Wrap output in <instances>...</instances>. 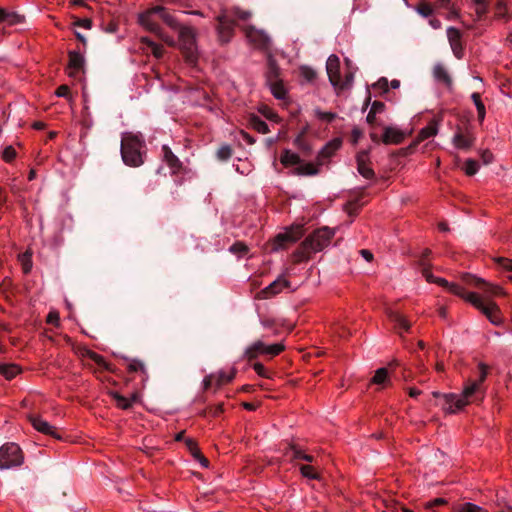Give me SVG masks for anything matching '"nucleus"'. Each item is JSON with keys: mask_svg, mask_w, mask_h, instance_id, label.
<instances>
[{"mask_svg": "<svg viewBox=\"0 0 512 512\" xmlns=\"http://www.w3.org/2000/svg\"><path fill=\"white\" fill-rule=\"evenodd\" d=\"M85 59L80 51L69 52L68 75L77 77L80 72L84 71Z\"/></svg>", "mask_w": 512, "mask_h": 512, "instance_id": "obj_12", "label": "nucleus"}, {"mask_svg": "<svg viewBox=\"0 0 512 512\" xmlns=\"http://www.w3.org/2000/svg\"><path fill=\"white\" fill-rule=\"evenodd\" d=\"M417 12L423 17H429L433 13V8L429 3L422 2L416 8Z\"/></svg>", "mask_w": 512, "mask_h": 512, "instance_id": "obj_47", "label": "nucleus"}, {"mask_svg": "<svg viewBox=\"0 0 512 512\" xmlns=\"http://www.w3.org/2000/svg\"><path fill=\"white\" fill-rule=\"evenodd\" d=\"M272 94L277 99H283L286 95L283 84L280 81H273L269 83Z\"/></svg>", "mask_w": 512, "mask_h": 512, "instance_id": "obj_37", "label": "nucleus"}, {"mask_svg": "<svg viewBox=\"0 0 512 512\" xmlns=\"http://www.w3.org/2000/svg\"><path fill=\"white\" fill-rule=\"evenodd\" d=\"M417 265L421 268V273L427 282L436 283L438 277H435L430 271L431 264L421 260L417 262Z\"/></svg>", "mask_w": 512, "mask_h": 512, "instance_id": "obj_34", "label": "nucleus"}, {"mask_svg": "<svg viewBox=\"0 0 512 512\" xmlns=\"http://www.w3.org/2000/svg\"><path fill=\"white\" fill-rule=\"evenodd\" d=\"M388 379V370L387 368H379L376 370L375 375L372 378V382L375 384H383Z\"/></svg>", "mask_w": 512, "mask_h": 512, "instance_id": "obj_41", "label": "nucleus"}, {"mask_svg": "<svg viewBox=\"0 0 512 512\" xmlns=\"http://www.w3.org/2000/svg\"><path fill=\"white\" fill-rule=\"evenodd\" d=\"M235 376V371H232L229 375H227L225 372H220L217 377V385L220 386L223 383L230 382Z\"/></svg>", "mask_w": 512, "mask_h": 512, "instance_id": "obj_52", "label": "nucleus"}, {"mask_svg": "<svg viewBox=\"0 0 512 512\" xmlns=\"http://www.w3.org/2000/svg\"><path fill=\"white\" fill-rule=\"evenodd\" d=\"M447 38L452 49L454 56L457 59H461L463 57V45L461 42V32L454 27H449L447 29Z\"/></svg>", "mask_w": 512, "mask_h": 512, "instance_id": "obj_14", "label": "nucleus"}, {"mask_svg": "<svg viewBox=\"0 0 512 512\" xmlns=\"http://www.w3.org/2000/svg\"><path fill=\"white\" fill-rule=\"evenodd\" d=\"M436 284L446 288L454 295L466 299L474 307L479 309L491 321V323L498 325L501 322L500 311L495 303L489 302L488 304H485L476 293H466L464 288L460 285L456 283H449L444 278L438 277Z\"/></svg>", "mask_w": 512, "mask_h": 512, "instance_id": "obj_4", "label": "nucleus"}, {"mask_svg": "<svg viewBox=\"0 0 512 512\" xmlns=\"http://www.w3.org/2000/svg\"><path fill=\"white\" fill-rule=\"evenodd\" d=\"M73 25L77 26V27H83V28H86V29H90L92 27V20L89 19V18L81 19V18L75 17Z\"/></svg>", "mask_w": 512, "mask_h": 512, "instance_id": "obj_51", "label": "nucleus"}, {"mask_svg": "<svg viewBox=\"0 0 512 512\" xmlns=\"http://www.w3.org/2000/svg\"><path fill=\"white\" fill-rule=\"evenodd\" d=\"M24 16L19 15L15 12H7L6 22L9 25H15L23 22Z\"/></svg>", "mask_w": 512, "mask_h": 512, "instance_id": "obj_48", "label": "nucleus"}, {"mask_svg": "<svg viewBox=\"0 0 512 512\" xmlns=\"http://www.w3.org/2000/svg\"><path fill=\"white\" fill-rule=\"evenodd\" d=\"M433 77L437 82L444 84L447 88L453 85V79L447 68L442 63H436L433 67Z\"/></svg>", "mask_w": 512, "mask_h": 512, "instance_id": "obj_17", "label": "nucleus"}, {"mask_svg": "<svg viewBox=\"0 0 512 512\" xmlns=\"http://www.w3.org/2000/svg\"><path fill=\"white\" fill-rule=\"evenodd\" d=\"M162 152L164 160L175 173L181 167L180 160L167 145H163Z\"/></svg>", "mask_w": 512, "mask_h": 512, "instance_id": "obj_24", "label": "nucleus"}, {"mask_svg": "<svg viewBox=\"0 0 512 512\" xmlns=\"http://www.w3.org/2000/svg\"><path fill=\"white\" fill-rule=\"evenodd\" d=\"M124 359L128 362L127 369L130 373L141 372L146 374L145 364L142 361L138 359H129L127 357Z\"/></svg>", "mask_w": 512, "mask_h": 512, "instance_id": "obj_33", "label": "nucleus"}, {"mask_svg": "<svg viewBox=\"0 0 512 512\" xmlns=\"http://www.w3.org/2000/svg\"><path fill=\"white\" fill-rule=\"evenodd\" d=\"M178 31L180 50L189 64H195L198 59L196 31L192 27L179 23Z\"/></svg>", "mask_w": 512, "mask_h": 512, "instance_id": "obj_6", "label": "nucleus"}, {"mask_svg": "<svg viewBox=\"0 0 512 512\" xmlns=\"http://www.w3.org/2000/svg\"><path fill=\"white\" fill-rule=\"evenodd\" d=\"M30 423L33 428L40 433L50 435L56 439H61V436L57 433L56 429L51 426L46 420L42 419L39 415L31 414L28 416Z\"/></svg>", "mask_w": 512, "mask_h": 512, "instance_id": "obj_11", "label": "nucleus"}, {"mask_svg": "<svg viewBox=\"0 0 512 512\" xmlns=\"http://www.w3.org/2000/svg\"><path fill=\"white\" fill-rule=\"evenodd\" d=\"M438 132V122L431 120L429 124L422 128L417 136V143L424 141L432 136H435Z\"/></svg>", "mask_w": 512, "mask_h": 512, "instance_id": "obj_25", "label": "nucleus"}, {"mask_svg": "<svg viewBox=\"0 0 512 512\" xmlns=\"http://www.w3.org/2000/svg\"><path fill=\"white\" fill-rule=\"evenodd\" d=\"M302 75L307 81H313L316 78V72L310 67H303Z\"/></svg>", "mask_w": 512, "mask_h": 512, "instance_id": "obj_59", "label": "nucleus"}, {"mask_svg": "<svg viewBox=\"0 0 512 512\" xmlns=\"http://www.w3.org/2000/svg\"><path fill=\"white\" fill-rule=\"evenodd\" d=\"M217 21V32L219 40L222 43L229 42L234 31V20L230 19L226 14H220L217 16Z\"/></svg>", "mask_w": 512, "mask_h": 512, "instance_id": "obj_9", "label": "nucleus"}, {"mask_svg": "<svg viewBox=\"0 0 512 512\" xmlns=\"http://www.w3.org/2000/svg\"><path fill=\"white\" fill-rule=\"evenodd\" d=\"M374 87L381 89L384 93L388 92V80L385 77H381L375 84Z\"/></svg>", "mask_w": 512, "mask_h": 512, "instance_id": "obj_61", "label": "nucleus"}, {"mask_svg": "<svg viewBox=\"0 0 512 512\" xmlns=\"http://www.w3.org/2000/svg\"><path fill=\"white\" fill-rule=\"evenodd\" d=\"M185 444L194 459L198 460L203 467L207 468L209 461L198 449L197 443L191 438H186Z\"/></svg>", "mask_w": 512, "mask_h": 512, "instance_id": "obj_23", "label": "nucleus"}, {"mask_svg": "<svg viewBox=\"0 0 512 512\" xmlns=\"http://www.w3.org/2000/svg\"><path fill=\"white\" fill-rule=\"evenodd\" d=\"M253 369L254 371L260 376V377H264V378H270V375L269 373L267 372L266 368L264 367V365L260 362H256L253 364Z\"/></svg>", "mask_w": 512, "mask_h": 512, "instance_id": "obj_55", "label": "nucleus"}, {"mask_svg": "<svg viewBox=\"0 0 512 512\" xmlns=\"http://www.w3.org/2000/svg\"><path fill=\"white\" fill-rule=\"evenodd\" d=\"M279 67L276 63V61L272 58V57H269L268 58V70H267V82L270 83V82H273V81H278V76H279Z\"/></svg>", "mask_w": 512, "mask_h": 512, "instance_id": "obj_30", "label": "nucleus"}, {"mask_svg": "<svg viewBox=\"0 0 512 512\" xmlns=\"http://www.w3.org/2000/svg\"><path fill=\"white\" fill-rule=\"evenodd\" d=\"M318 167L315 166L313 163H304V164H299L296 168H295V173L297 175H308V176H312V175H316L318 173Z\"/></svg>", "mask_w": 512, "mask_h": 512, "instance_id": "obj_32", "label": "nucleus"}, {"mask_svg": "<svg viewBox=\"0 0 512 512\" xmlns=\"http://www.w3.org/2000/svg\"><path fill=\"white\" fill-rule=\"evenodd\" d=\"M388 318L394 324V329L399 334H401L402 331H409L411 324L402 314L395 311H389Z\"/></svg>", "mask_w": 512, "mask_h": 512, "instance_id": "obj_19", "label": "nucleus"}, {"mask_svg": "<svg viewBox=\"0 0 512 512\" xmlns=\"http://www.w3.org/2000/svg\"><path fill=\"white\" fill-rule=\"evenodd\" d=\"M284 349H285V346L282 343H277V344H273V345L265 344L264 355L274 357V356L279 355L282 351H284Z\"/></svg>", "mask_w": 512, "mask_h": 512, "instance_id": "obj_38", "label": "nucleus"}, {"mask_svg": "<svg viewBox=\"0 0 512 512\" xmlns=\"http://www.w3.org/2000/svg\"><path fill=\"white\" fill-rule=\"evenodd\" d=\"M112 395L116 401L117 406L123 410L130 409L132 407L133 402H135L137 399L136 395H133L131 399H127L126 397L120 395L117 392H114Z\"/></svg>", "mask_w": 512, "mask_h": 512, "instance_id": "obj_31", "label": "nucleus"}, {"mask_svg": "<svg viewBox=\"0 0 512 512\" xmlns=\"http://www.w3.org/2000/svg\"><path fill=\"white\" fill-rule=\"evenodd\" d=\"M384 109H385V104L380 101H374L371 105V110L373 111V113H376V114L383 112Z\"/></svg>", "mask_w": 512, "mask_h": 512, "instance_id": "obj_62", "label": "nucleus"}, {"mask_svg": "<svg viewBox=\"0 0 512 512\" xmlns=\"http://www.w3.org/2000/svg\"><path fill=\"white\" fill-rule=\"evenodd\" d=\"M474 4L478 18H482L488 11L487 0H474Z\"/></svg>", "mask_w": 512, "mask_h": 512, "instance_id": "obj_43", "label": "nucleus"}, {"mask_svg": "<svg viewBox=\"0 0 512 512\" xmlns=\"http://www.w3.org/2000/svg\"><path fill=\"white\" fill-rule=\"evenodd\" d=\"M249 124L259 133L266 134L269 131L267 123L257 115L250 116Z\"/></svg>", "mask_w": 512, "mask_h": 512, "instance_id": "obj_29", "label": "nucleus"}, {"mask_svg": "<svg viewBox=\"0 0 512 512\" xmlns=\"http://www.w3.org/2000/svg\"><path fill=\"white\" fill-rule=\"evenodd\" d=\"M280 161L284 166L299 165L301 163L299 155L291 152L290 150H284L280 157Z\"/></svg>", "mask_w": 512, "mask_h": 512, "instance_id": "obj_26", "label": "nucleus"}, {"mask_svg": "<svg viewBox=\"0 0 512 512\" xmlns=\"http://www.w3.org/2000/svg\"><path fill=\"white\" fill-rule=\"evenodd\" d=\"M368 158L367 152L363 151L358 153L357 155V169L358 172L366 179H372L375 176V173L372 168H370L366 161Z\"/></svg>", "mask_w": 512, "mask_h": 512, "instance_id": "obj_21", "label": "nucleus"}, {"mask_svg": "<svg viewBox=\"0 0 512 512\" xmlns=\"http://www.w3.org/2000/svg\"><path fill=\"white\" fill-rule=\"evenodd\" d=\"M290 286V282L283 278L282 276L278 277L275 281L269 284L266 288H264L260 295L262 298H270L278 293H280L284 288H288Z\"/></svg>", "mask_w": 512, "mask_h": 512, "instance_id": "obj_15", "label": "nucleus"}, {"mask_svg": "<svg viewBox=\"0 0 512 512\" xmlns=\"http://www.w3.org/2000/svg\"><path fill=\"white\" fill-rule=\"evenodd\" d=\"M335 235V230L327 226L319 228L312 232L301 243L300 247L294 251L293 257L295 263L307 261L310 254L322 251L327 247Z\"/></svg>", "mask_w": 512, "mask_h": 512, "instance_id": "obj_3", "label": "nucleus"}, {"mask_svg": "<svg viewBox=\"0 0 512 512\" xmlns=\"http://www.w3.org/2000/svg\"><path fill=\"white\" fill-rule=\"evenodd\" d=\"M233 14L236 18H238L239 20H242V21H246L250 18L251 16V13L248 12V11H243L239 8H235L233 10Z\"/></svg>", "mask_w": 512, "mask_h": 512, "instance_id": "obj_57", "label": "nucleus"}, {"mask_svg": "<svg viewBox=\"0 0 512 512\" xmlns=\"http://www.w3.org/2000/svg\"><path fill=\"white\" fill-rule=\"evenodd\" d=\"M144 139L133 133H125L121 140V157L127 166L139 167L144 163Z\"/></svg>", "mask_w": 512, "mask_h": 512, "instance_id": "obj_5", "label": "nucleus"}, {"mask_svg": "<svg viewBox=\"0 0 512 512\" xmlns=\"http://www.w3.org/2000/svg\"><path fill=\"white\" fill-rule=\"evenodd\" d=\"M289 449L292 453V456H291L292 460H296V459L302 460V456H305V454H306L295 445H290Z\"/></svg>", "mask_w": 512, "mask_h": 512, "instance_id": "obj_58", "label": "nucleus"}, {"mask_svg": "<svg viewBox=\"0 0 512 512\" xmlns=\"http://www.w3.org/2000/svg\"><path fill=\"white\" fill-rule=\"evenodd\" d=\"M23 463V454L15 443H6L0 448V469H9Z\"/></svg>", "mask_w": 512, "mask_h": 512, "instance_id": "obj_7", "label": "nucleus"}, {"mask_svg": "<svg viewBox=\"0 0 512 512\" xmlns=\"http://www.w3.org/2000/svg\"><path fill=\"white\" fill-rule=\"evenodd\" d=\"M300 472L301 474L309 479L313 480H320L321 476L319 473L314 471V468L310 465H300Z\"/></svg>", "mask_w": 512, "mask_h": 512, "instance_id": "obj_39", "label": "nucleus"}, {"mask_svg": "<svg viewBox=\"0 0 512 512\" xmlns=\"http://www.w3.org/2000/svg\"><path fill=\"white\" fill-rule=\"evenodd\" d=\"M496 264L506 271H512V260L504 257H498L495 259Z\"/></svg>", "mask_w": 512, "mask_h": 512, "instance_id": "obj_49", "label": "nucleus"}, {"mask_svg": "<svg viewBox=\"0 0 512 512\" xmlns=\"http://www.w3.org/2000/svg\"><path fill=\"white\" fill-rule=\"evenodd\" d=\"M230 252L237 254L239 256H243L248 252V247L243 242H235L233 245L229 248Z\"/></svg>", "mask_w": 512, "mask_h": 512, "instance_id": "obj_44", "label": "nucleus"}, {"mask_svg": "<svg viewBox=\"0 0 512 512\" xmlns=\"http://www.w3.org/2000/svg\"><path fill=\"white\" fill-rule=\"evenodd\" d=\"M294 144L305 154H309L311 151L309 144L304 139V132L295 138Z\"/></svg>", "mask_w": 512, "mask_h": 512, "instance_id": "obj_42", "label": "nucleus"}, {"mask_svg": "<svg viewBox=\"0 0 512 512\" xmlns=\"http://www.w3.org/2000/svg\"><path fill=\"white\" fill-rule=\"evenodd\" d=\"M142 41L144 43H146L151 48V52L156 58L160 59L163 56V53H164L163 46L156 44L155 42H153L152 40H150L148 38H143Z\"/></svg>", "mask_w": 512, "mask_h": 512, "instance_id": "obj_40", "label": "nucleus"}, {"mask_svg": "<svg viewBox=\"0 0 512 512\" xmlns=\"http://www.w3.org/2000/svg\"><path fill=\"white\" fill-rule=\"evenodd\" d=\"M342 141L339 138H335L328 142L318 153L319 165H322L323 159L330 158L341 146Z\"/></svg>", "mask_w": 512, "mask_h": 512, "instance_id": "obj_20", "label": "nucleus"}, {"mask_svg": "<svg viewBox=\"0 0 512 512\" xmlns=\"http://www.w3.org/2000/svg\"><path fill=\"white\" fill-rule=\"evenodd\" d=\"M404 133L397 128L386 126L381 141L384 144H400L404 140Z\"/></svg>", "mask_w": 512, "mask_h": 512, "instance_id": "obj_18", "label": "nucleus"}, {"mask_svg": "<svg viewBox=\"0 0 512 512\" xmlns=\"http://www.w3.org/2000/svg\"><path fill=\"white\" fill-rule=\"evenodd\" d=\"M304 234L303 226L296 225L287 229L283 233H279L276 235L274 239V247L273 250L284 249L288 244L295 243L298 241Z\"/></svg>", "mask_w": 512, "mask_h": 512, "instance_id": "obj_8", "label": "nucleus"}, {"mask_svg": "<svg viewBox=\"0 0 512 512\" xmlns=\"http://www.w3.org/2000/svg\"><path fill=\"white\" fill-rule=\"evenodd\" d=\"M479 375L475 380H468L464 386L463 392L460 395L448 394L444 395L446 408L450 413H455L457 410L463 409L468 403L482 400L484 397L483 383L488 374V367L480 363Z\"/></svg>", "mask_w": 512, "mask_h": 512, "instance_id": "obj_1", "label": "nucleus"}, {"mask_svg": "<svg viewBox=\"0 0 512 512\" xmlns=\"http://www.w3.org/2000/svg\"><path fill=\"white\" fill-rule=\"evenodd\" d=\"M459 512H486L481 507L473 504V503H465L461 506Z\"/></svg>", "mask_w": 512, "mask_h": 512, "instance_id": "obj_53", "label": "nucleus"}, {"mask_svg": "<svg viewBox=\"0 0 512 512\" xmlns=\"http://www.w3.org/2000/svg\"><path fill=\"white\" fill-rule=\"evenodd\" d=\"M471 98L476 106L478 119L480 122H482L485 118L486 111H485V106H484L483 102L481 101L480 94L477 92H474L471 95Z\"/></svg>", "mask_w": 512, "mask_h": 512, "instance_id": "obj_35", "label": "nucleus"}, {"mask_svg": "<svg viewBox=\"0 0 512 512\" xmlns=\"http://www.w3.org/2000/svg\"><path fill=\"white\" fill-rule=\"evenodd\" d=\"M505 11H506L505 5L501 1H499L496 5V9H495L496 17L503 18L505 16Z\"/></svg>", "mask_w": 512, "mask_h": 512, "instance_id": "obj_63", "label": "nucleus"}, {"mask_svg": "<svg viewBox=\"0 0 512 512\" xmlns=\"http://www.w3.org/2000/svg\"><path fill=\"white\" fill-rule=\"evenodd\" d=\"M473 138L467 137L463 135L462 133L458 132L453 137V143L457 148L460 149H468L473 144Z\"/></svg>", "mask_w": 512, "mask_h": 512, "instance_id": "obj_27", "label": "nucleus"}, {"mask_svg": "<svg viewBox=\"0 0 512 512\" xmlns=\"http://www.w3.org/2000/svg\"><path fill=\"white\" fill-rule=\"evenodd\" d=\"M463 281L469 285H474L480 289L489 291L490 293L494 295H498L501 293V288L499 286H493L488 283H486L483 279L476 278L475 276L471 274H465L463 276Z\"/></svg>", "mask_w": 512, "mask_h": 512, "instance_id": "obj_16", "label": "nucleus"}, {"mask_svg": "<svg viewBox=\"0 0 512 512\" xmlns=\"http://www.w3.org/2000/svg\"><path fill=\"white\" fill-rule=\"evenodd\" d=\"M315 114H316V116L319 119L325 120V121H327L329 123L337 118L336 113H333V112H323V111H320V110H316Z\"/></svg>", "mask_w": 512, "mask_h": 512, "instance_id": "obj_50", "label": "nucleus"}, {"mask_svg": "<svg viewBox=\"0 0 512 512\" xmlns=\"http://www.w3.org/2000/svg\"><path fill=\"white\" fill-rule=\"evenodd\" d=\"M3 159L6 162H11L16 157V151L12 146H7L3 151Z\"/></svg>", "mask_w": 512, "mask_h": 512, "instance_id": "obj_54", "label": "nucleus"}, {"mask_svg": "<svg viewBox=\"0 0 512 512\" xmlns=\"http://www.w3.org/2000/svg\"><path fill=\"white\" fill-rule=\"evenodd\" d=\"M232 156V148L229 145H223L217 150V158L226 161Z\"/></svg>", "mask_w": 512, "mask_h": 512, "instance_id": "obj_46", "label": "nucleus"}, {"mask_svg": "<svg viewBox=\"0 0 512 512\" xmlns=\"http://www.w3.org/2000/svg\"><path fill=\"white\" fill-rule=\"evenodd\" d=\"M326 70L330 83L334 87H338L340 85V61L336 55L332 54L328 57Z\"/></svg>", "mask_w": 512, "mask_h": 512, "instance_id": "obj_13", "label": "nucleus"}, {"mask_svg": "<svg viewBox=\"0 0 512 512\" xmlns=\"http://www.w3.org/2000/svg\"><path fill=\"white\" fill-rule=\"evenodd\" d=\"M156 19H161L172 29H177L179 27V22L163 6H154L139 14L138 17L139 23L145 29L157 35L168 45L174 46V40L164 34Z\"/></svg>", "mask_w": 512, "mask_h": 512, "instance_id": "obj_2", "label": "nucleus"}, {"mask_svg": "<svg viewBox=\"0 0 512 512\" xmlns=\"http://www.w3.org/2000/svg\"><path fill=\"white\" fill-rule=\"evenodd\" d=\"M479 169V164L476 160H473V159H468L466 162H465V173L468 175V176H473L477 173Z\"/></svg>", "mask_w": 512, "mask_h": 512, "instance_id": "obj_45", "label": "nucleus"}, {"mask_svg": "<svg viewBox=\"0 0 512 512\" xmlns=\"http://www.w3.org/2000/svg\"><path fill=\"white\" fill-rule=\"evenodd\" d=\"M32 252L30 250L25 251L19 255V260L22 264L24 273H29L32 269Z\"/></svg>", "mask_w": 512, "mask_h": 512, "instance_id": "obj_36", "label": "nucleus"}, {"mask_svg": "<svg viewBox=\"0 0 512 512\" xmlns=\"http://www.w3.org/2000/svg\"><path fill=\"white\" fill-rule=\"evenodd\" d=\"M70 93V89L67 85H61L56 90V95L59 97H67Z\"/></svg>", "mask_w": 512, "mask_h": 512, "instance_id": "obj_64", "label": "nucleus"}, {"mask_svg": "<svg viewBox=\"0 0 512 512\" xmlns=\"http://www.w3.org/2000/svg\"><path fill=\"white\" fill-rule=\"evenodd\" d=\"M87 356L99 366H103L105 364L103 357L93 351H87Z\"/></svg>", "mask_w": 512, "mask_h": 512, "instance_id": "obj_60", "label": "nucleus"}, {"mask_svg": "<svg viewBox=\"0 0 512 512\" xmlns=\"http://www.w3.org/2000/svg\"><path fill=\"white\" fill-rule=\"evenodd\" d=\"M20 371V368L16 364H0V374L8 380L13 379Z\"/></svg>", "mask_w": 512, "mask_h": 512, "instance_id": "obj_28", "label": "nucleus"}, {"mask_svg": "<svg viewBox=\"0 0 512 512\" xmlns=\"http://www.w3.org/2000/svg\"><path fill=\"white\" fill-rule=\"evenodd\" d=\"M204 413H209L213 417H218L220 414L223 413V404L211 406L207 408V410H205Z\"/></svg>", "mask_w": 512, "mask_h": 512, "instance_id": "obj_56", "label": "nucleus"}, {"mask_svg": "<svg viewBox=\"0 0 512 512\" xmlns=\"http://www.w3.org/2000/svg\"><path fill=\"white\" fill-rule=\"evenodd\" d=\"M264 350L265 343L261 340H257L245 349L243 358L248 361H252L256 359L260 354H264Z\"/></svg>", "mask_w": 512, "mask_h": 512, "instance_id": "obj_22", "label": "nucleus"}, {"mask_svg": "<svg viewBox=\"0 0 512 512\" xmlns=\"http://www.w3.org/2000/svg\"><path fill=\"white\" fill-rule=\"evenodd\" d=\"M245 34L249 41L261 49H268L270 46V37L263 31L258 30L254 26L245 28Z\"/></svg>", "mask_w": 512, "mask_h": 512, "instance_id": "obj_10", "label": "nucleus"}]
</instances>
